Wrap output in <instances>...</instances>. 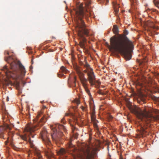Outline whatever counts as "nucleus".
Here are the masks:
<instances>
[{
    "label": "nucleus",
    "mask_w": 159,
    "mask_h": 159,
    "mask_svg": "<svg viewBox=\"0 0 159 159\" xmlns=\"http://www.w3.org/2000/svg\"><path fill=\"white\" fill-rule=\"evenodd\" d=\"M93 126H94V128H95L96 129H98V126L97 123L94 122L93 123Z\"/></svg>",
    "instance_id": "obj_24"
},
{
    "label": "nucleus",
    "mask_w": 159,
    "mask_h": 159,
    "mask_svg": "<svg viewBox=\"0 0 159 159\" xmlns=\"http://www.w3.org/2000/svg\"><path fill=\"white\" fill-rule=\"evenodd\" d=\"M153 12H157V11L156 10L152 9L151 10Z\"/></svg>",
    "instance_id": "obj_31"
},
{
    "label": "nucleus",
    "mask_w": 159,
    "mask_h": 159,
    "mask_svg": "<svg viewBox=\"0 0 159 159\" xmlns=\"http://www.w3.org/2000/svg\"><path fill=\"white\" fill-rule=\"evenodd\" d=\"M96 82L98 84H100V83L99 82H98V81H97Z\"/></svg>",
    "instance_id": "obj_37"
},
{
    "label": "nucleus",
    "mask_w": 159,
    "mask_h": 159,
    "mask_svg": "<svg viewBox=\"0 0 159 159\" xmlns=\"http://www.w3.org/2000/svg\"><path fill=\"white\" fill-rule=\"evenodd\" d=\"M8 134L9 137L7 138V140L5 142L6 145L7 144L9 141L12 140V137L14 133L12 132H10Z\"/></svg>",
    "instance_id": "obj_12"
},
{
    "label": "nucleus",
    "mask_w": 159,
    "mask_h": 159,
    "mask_svg": "<svg viewBox=\"0 0 159 159\" xmlns=\"http://www.w3.org/2000/svg\"><path fill=\"white\" fill-rule=\"evenodd\" d=\"M85 6L88 8H89V5L91 4V2L90 0H85ZM99 2L101 3H105V5H107L108 2V0H98Z\"/></svg>",
    "instance_id": "obj_10"
},
{
    "label": "nucleus",
    "mask_w": 159,
    "mask_h": 159,
    "mask_svg": "<svg viewBox=\"0 0 159 159\" xmlns=\"http://www.w3.org/2000/svg\"><path fill=\"white\" fill-rule=\"evenodd\" d=\"M98 93L99 94H101V95H106V93H105L102 92L101 90L99 91L98 92Z\"/></svg>",
    "instance_id": "obj_22"
},
{
    "label": "nucleus",
    "mask_w": 159,
    "mask_h": 159,
    "mask_svg": "<svg viewBox=\"0 0 159 159\" xmlns=\"http://www.w3.org/2000/svg\"><path fill=\"white\" fill-rule=\"evenodd\" d=\"M4 54L5 55H9V52L7 51H5L4 52Z\"/></svg>",
    "instance_id": "obj_29"
},
{
    "label": "nucleus",
    "mask_w": 159,
    "mask_h": 159,
    "mask_svg": "<svg viewBox=\"0 0 159 159\" xmlns=\"http://www.w3.org/2000/svg\"><path fill=\"white\" fill-rule=\"evenodd\" d=\"M6 100L7 102L9 101V98L8 97H7L6 98Z\"/></svg>",
    "instance_id": "obj_34"
},
{
    "label": "nucleus",
    "mask_w": 159,
    "mask_h": 159,
    "mask_svg": "<svg viewBox=\"0 0 159 159\" xmlns=\"http://www.w3.org/2000/svg\"><path fill=\"white\" fill-rule=\"evenodd\" d=\"M129 109L131 112L135 114L138 118L143 122L144 121L147 124H144L141 125L139 131V133L143 137H145L149 134L150 129L148 124L152 121L156 120L159 122V116L157 115L154 116L151 114L153 113L156 114H159V110L152 109L149 111L145 110L143 111L137 107H130Z\"/></svg>",
    "instance_id": "obj_3"
},
{
    "label": "nucleus",
    "mask_w": 159,
    "mask_h": 159,
    "mask_svg": "<svg viewBox=\"0 0 159 159\" xmlns=\"http://www.w3.org/2000/svg\"><path fill=\"white\" fill-rule=\"evenodd\" d=\"M77 156L78 159H93V157L91 148L88 145L82 148Z\"/></svg>",
    "instance_id": "obj_5"
},
{
    "label": "nucleus",
    "mask_w": 159,
    "mask_h": 159,
    "mask_svg": "<svg viewBox=\"0 0 159 159\" xmlns=\"http://www.w3.org/2000/svg\"><path fill=\"white\" fill-rule=\"evenodd\" d=\"M158 159H159V158H158Z\"/></svg>",
    "instance_id": "obj_43"
},
{
    "label": "nucleus",
    "mask_w": 159,
    "mask_h": 159,
    "mask_svg": "<svg viewBox=\"0 0 159 159\" xmlns=\"http://www.w3.org/2000/svg\"><path fill=\"white\" fill-rule=\"evenodd\" d=\"M81 108L82 110L83 111H84L85 110V108L83 106H81Z\"/></svg>",
    "instance_id": "obj_28"
},
{
    "label": "nucleus",
    "mask_w": 159,
    "mask_h": 159,
    "mask_svg": "<svg viewBox=\"0 0 159 159\" xmlns=\"http://www.w3.org/2000/svg\"><path fill=\"white\" fill-rule=\"evenodd\" d=\"M41 136L43 141H44L48 150L46 149V151L49 153L51 152V149L52 148V144L48 137V134L45 128H44L41 132Z\"/></svg>",
    "instance_id": "obj_7"
},
{
    "label": "nucleus",
    "mask_w": 159,
    "mask_h": 159,
    "mask_svg": "<svg viewBox=\"0 0 159 159\" xmlns=\"http://www.w3.org/2000/svg\"><path fill=\"white\" fill-rule=\"evenodd\" d=\"M153 2L155 6L159 9V0H153Z\"/></svg>",
    "instance_id": "obj_16"
},
{
    "label": "nucleus",
    "mask_w": 159,
    "mask_h": 159,
    "mask_svg": "<svg viewBox=\"0 0 159 159\" xmlns=\"http://www.w3.org/2000/svg\"><path fill=\"white\" fill-rule=\"evenodd\" d=\"M0 137L3 139H5L4 138L3 133L2 132H0Z\"/></svg>",
    "instance_id": "obj_23"
},
{
    "label": "nucleus",
    "mask_w": 159,
    "mask_h": 159,
    "mask_svg": "<svg viewBox=\"0 0 159 159\" xmlns=\"http://www.w3.org/2000/svg\"><path fill=\"white\" fill-rule=\"evenodd\" d=\"M69 113H66V116H69Z\"/></svg>",
    "instance_id": "obj_35"
},
{
    "label": "nucleus",
    "mask_w": 159,
    "mask_h": 159,
    "mask_svg": "<svg viewBox=\"0 0 159 159\" xmlns=\"http://www.w3.org/2000/svg\"><path fill=\"white\" fill-rule=\"evenodd\" d=\"M147 62V60L145 59L143 61L139 60V63L140 66H145L146 65Z\"/></svg>",
    "instance_id": "obj_14"
},
{
    "label": "nucleus",
    "mask_w": 159,
    "mask_h": 159,
    "mask_svg": "<svg viewBox=\"0 0 159 159\" xmlns=\"http://www.w3.org/2000/svg\"><path fill=\"white\" fill-rule=\"evenodd\" d=\"M43 102H44L43 101H42V102H41V103H43Z\"/></svg>",
    "instance_id": "obj_40"
},
{
    "label": "nucleus",
    "mask_w": 159,
    "mask_h": 159,
    "mask_svg": "<svg viewBox=\"0 0 159 159\" xmlns=\"http://www.w3.org/2000/svg\"><path fill=\"white\" fill-rule=\"evenodd\" d=\"M58 76L59 77H63L64 76V75L61 73H58L57 74Z\"/></svg>",
    "instance_id": "obj_25"
},
{
    "label": "nucleus",
    "mask_w": 159,
    "mask_h": 159,
    "mask_svg": "<svg viewBox=\"0 0 159 159\" xmlns=\"http://www.w3.org/2000/svg\"><path fill=\"white\" fill-rule=\"evenodd\" d=\"M75 13V20L76 23L75 28L77 32L78 39L80 40V46L84 50H86L85 44H86V39L84 37L89 36V30L86 28L85 25L82 18L86 15L90 16V13L88 11L85 12L83 7L79 5L77 8L74 9Z\"/></svg>",
    "instance_id": "obj_2"
},
{
    "label": "nucleus",
    "mask_w": 159,
    "mask_h": 159,
    "mask_svg": "<svg viewBox=\"0 0 159 159\" xmlns=\"http://www.w3.org/2000/svg\"><path fill=\"white\" fill-rule=\"evenodd\" d=\"M72 141V139H70L67 143V147L70 149L69 150L74 152L75 151V149L74 145H73L71 143Z\"/></svg>",
    "instance_id": "obj_11"
},
{
    "label": "nucleus",
    "mask_w": 159,
    "mask_h": 159,
    "mask_svg": "<svg viewBox=\"0 0 159 159\" xmlns=\"http://www.w3.org/2000/svg\"><path fill=\"white\" fill-rule=\"evenodd\" d=\"M131 2H136V0H130Z\"/></svg>",
    "instance_id": "obj_33"
},
{
    "label": "nucleus",
    "mask_w": 159,
    "mask_h": 159,
    "mask_svg": "<svg viewBox=\"0 0 159 159\" xmlns=\"http://www.w3.org/2000/svg\"><path fill=\"white\" fill-rule=\"evenodd\" d=\"M16 89H18L20 88V85H19V82H17L16 83Z\"/></svg>",
    "instance_id": "obj_26"
},
{
    "label": "nucleus",
    "mask_w": 159,
    "mask_h": 159,
    "mask_svg": "<svg viewBox=\"0 0 159 159\" xmlns=\"http://www.w3.org/2000/svg\"><path fill=\"white\" fill-rule=\"evenodd\" d=\"M115 14L116 15L118 13V10L117 9H116L115 10Z\"/></svg>",
    "instance_id": "obj_27"
},
{
    "label": "nucleus",
    "mask_w": 159,
    "mask_h": 159,
    "mask_svg": "<svg viewBox=\"0 0 159 159\" xmlns=\"http://www.w3.org/2000/svg\"><path fill=\"white\" fill-rule=\"evenodd\" d=\"M77 136H78V134H75V138H77Z\"/></svg>",
    "instance_id": "obj_36"
},
{
    "label": "nucleus",
    "mask_w": 159,
    "mask_h": 159,
    "mask_svg": "<svg viewBox=\"0 0 159 159\" xmlns=\"http://www.w3.org/2000/svg\"><path fill=\"white\" fill-rule=\"evenodd\" d=\"M84 66L86 68V69L84 71L85 73H87L89 83L91 86L94 85L96 82V77L93 69L87 62L84 65Z\"/></svg>",
    "instance_id": "obj_6"
},
{
    "label": "nucleus",
    "mask_w": 159,
    "mask_h": 159,
    "mask_svg": "<svg viewBox=\"0 0 159 159\" xmlns=\"http://www.w3.org/2000/svg\"><path fill=\"white\" fill-rule=\"evenodd\" d=\"M76 71L78 75L79 76L80 81L84 88H85L87 86L88 78L87 79L84 77V74L82 73L79 68H76Z\"/></svg>",
    "instance_id": "obj_9"
},
{
    "label": "nucleus",
    "mask_w": 159,
    "mask_h": 159,
    "mask_svg": "<svg viewBox=\"0 0 159 159\" xmlns=\"http://www.w3.org/2000/svg\"><path fill=\"white\" fill-rule=\"evenodd\" d=\"M59 152L60 154L62 155L66 152V151L64 148H61L60 149Z\"/></svg>",
    "instance_id": "obj_17"
},
{
    "label": "nucleus",
    "mask_w": 159,
    "mask_h": 159,
    "mask_svg": "<svg viewBox=\"0 0 159 159\" xmlns=\"http://www.w3.org/2000/svg\"><path fill=\"white\" fill-rule=\"evenodd\" d=\"M108 118H109V120H111L112 119L113 117L109 115V116H108Z\"/></svg>",
    "instance_id": "obj_30"
},
{
    "label": "nucleus",
    "mask_w": 159,
    "mask_h": 159,
    "mask_svg": "<svg viewBox=\"0 0 159 159\" xmlns=\"http://www.w3.org/2000/svg\"><path fill=\"white\" fill-rule=\"evenodd\" d=\"M31 62H32V64H33V60H32V61H31Z\"/></svg>",
    "instance_id": "obj_38"
},
{
    "label": "nucleus",
    "mask_w": 159,
    "mask_h": 159,
    "mask_svg": "<svg viewBox=\"0 0 159 159\" xmlns=\"http://www.w3.org/2000/svg\"><path fill=\"white\" fill-rule=\"evenodd\" d=\"M56 125L51 126V130L53 131V134H51V136L53 140L56 143H58L61 139V137L62 136L63 133L59 130H57L56 128Z\"/></svg>",
    "instance_id": "obj_8"
},
{
    "label": "nucleus",
    "mask_w": 159,
    "mask_h": 159,
    "mask_svg": "<svg viewBox=\"0 0 159 159\" xmlns=\"http://www.w3.org/2000/svg\"><path fill=\"white\" fill-rule=\"evenodd\" d=\"M73 102L76 103V104L79 105L80 103V100L78 98H76L73 101Z\"/></svg>",
    "instance_id": "obj_19"
},
{
    "label": "nucleus",
    "mask_w": 159,
    "mask_h": 159,
    "mask_svg": "<svg viewBox=\"0 0 159 159\" xmlns=\"http://www.w3.org/2000/svg\"><path fill=\"white\" fill-rule=\"evenodd\" d=\"M112 31L114 34H115L116 36H118L119 33V30L118 28L116 25H114L113 26V27L112 29Z\"/></svg>",
    "instance_id": "obj_13"
},
{
    "label": "nucleus",
    "mask_w": 159,
    "mask_h": 159,
    "mask_svg": "<svg viewBox=\"0 0 159 159\" xmlns=\"http://www.w3.org/2000/svg\"><path fill=\"white\" fill-rule=\"evenodd\" d=\"M7 128H9V129H10L9 128V126H8V127H7Z\"/></svg>",
    "instance_id": "obj_41"
},
{
    "label": "nucleus",
    "mask_w": 159,
    "mask_h": 159,
    "mask_svg": "<svg viewBox=\"0 0 159 159\" xmlns=\"http://www.w3.org/2000/svg\"><path fill=\"white\" fill-rule=\"evenodd\" d=\"M129 34L126 30L124 31L123 34L114 35L110 39V45L108 44L110 50L113 52L118 51L120 52L126 60H130L131 57L129 49L134 48L133 42L130 40L126 35Z\"/></svg>",
    "instance_id": "obj_1"
},
{
    "label": "nucleus",
    "mask_w": 159,
    "mask_h": 159,
    "mask_svg": "<svg viewBox=\"0 0 159 159\" xmlns=\"http://www.w3.org/2000/svg\"><path fill=\"white\" fill-rule=\"evenodd\" d=\"M84 88L85 89V91H86V92L89 95V96H91V95L90 94V91L87 88V86H86V87L85 88Z\"/></svg>",
    "instance_id": "obj_21"
},
{
    "label": "nucleus",
    "mask_w": 159,
    "mask_h": 159,
    "mask_svg": "<svg viewBox=\"0 0 159 159\" xmlns=\"http://www.w3.org/2000/svg\"><path fill=\"white\" fill-rule=\"evenodd\" d=\"M120 159H123L122 157H120Z\"/></svg>",
    "instance_id": "obj_42"
},
{
    "label": "nucleus",
    "mask_w": 159,
    "mask_h": 159,
    "mask_svg": "<svg viewBox=\"0 0 159 159\" xmlns=\"http://www.w3.org/2000/svg\"><path fill=\"white\" fill-rule=\"evenodd\" d=\"M5 59L10 64L11 68L10 70L7 69V66L3 68L7 77L18 79L25 76L26 72L25 69L20 61H15L11 56L5 57Z\"/></svg>",
    "instance_id": "obj_4"
},
{
    "label": "nucleus",
    "mask_w": 159,
    "mask_h": 159,
    "mask_svg": "<svg viewBox=\"0 0 159 159\" xmlns=\"http://www.w3.org/2000/svg\"><path fill=\"white\" fill-rule=\"evenodd\" d=\"M57 126H58V127H59L60 128L63 129L65 132H66V129L64 126L63 125H56V127H57Z\"/></svg>",
    "instance_id": "obj_18"
},
{
    "label": "nucleus",
    "mask_w": 159,
    "mask_h": 159,
    "mask_svg": "<svg viewBox=\"0 0 159 159\" xmlns=\"http://www.w3.org/2000/svg\"><path fill=\"white\" fill-rule=\"evenodd\" d=\"M61 72L65 74H67L69 72V71L66 69L65 67L62 66L61 67Z\"/></svg>",
    "instance_id": "obj_15"
},
{
    "label": "nucleus",
    "mask_w": 159,
    "mask_h": 159,
    "mask_svg": "<svg viewBox=\"0 0 159 159\" xmlns=\"http://www.w3.org/2000/svg\"><path fill=\"white\" fill-rule=\"evenodd\" d=\"M64 118H63L61 120V122H63V123H64Z\"/></svg>",
    "instance_id": "obj_32"
},
{
    "label": "nucleus",
    "mask_w": 159,
    "mask_h": 159,
    "mask_svg": "<svg viewBox=\"0 0 159 159\" xmlns=\"http://www.w3.org/2000/svg\"><path fill=\"white\" fill-rule=\"evenodd\" d=\"M74 82H73L72 84V86L73 87H75L76 85V77H74Z\"/></svg>",
    "instance_id": "obj_20"
},
{
    "label": "nucleus",
    "mask_w": 159,
    "mask_h": 159,
    "mask_svg": "<svg viewBox=\"0 0 159 159\" xmlns=\"http://www.w3.org/2000/svg\"><path fill=\"white\" fill-rule=\"evenodd\" d=\"M94 111H93V115H94Z\"/></svg>",
    "instance_id": "obj_39"
}]
</instances>
